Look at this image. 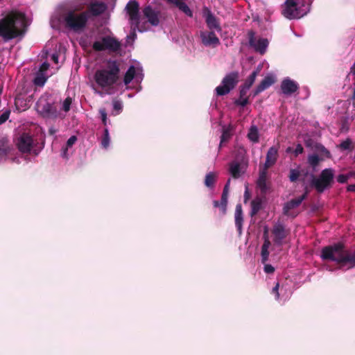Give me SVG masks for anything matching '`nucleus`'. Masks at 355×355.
<instances>
[{
  "instance_id": "obj_36",
  "label": "nucleus",
  "mask_w": 355,
  "mask_h": 355,
  "mask_svg": "<svg viewBox=\"0 0 355 355\" xmlns=\"http://www.w3.org/2000/svg\"><path fill=\"white\" fill-rule=\"evenodd\" d=\"M230 172L234 178H239L241 175L240 164L237 162L231 164L230 167Z\"/></svg>"
},
{
  "instance_id": "obj_18",
  "label": "nucleus",
  "mask_w": 355,
  "mask_h": 355,
  "mask_svg": "<svg viewBox=\"0 0 355 355\" xmlns=\"http://www.w3.org/2000/svg\"><path fill=\"white\" fill-rule=\"evenodd\" d=\"M275 78L272 75L266 76L252 92L253 97H255L261 92L269 88L275 83Z\"/></svg>"
},
{
  "instance_id": "obj_53",
  "label": "nucleus",
  "mask_w": 355,
  "mask_h": 355,
  "mask_svg": "<svg viewBox=\"0 0 355 355\" xmlns=\"http://www.w3.org/2000/svg\"><path fill=\"white\" fill-rule=\"evenodd\" d=\"M279 283L277 282L275 286L273 287L272 288V293L275 294L276 295V298L278 299L279 297V292H278V290H279Z\"/></svg>"
},
{
  "instance_id": "obj_14",
  "label": "nucleus",
  "mask_w": 355,
  "mask_h": 355,
  "mask_svg": "<svg viewBox=\"0 0 355 355\" xmlns=\"http://www.w3.org/2000/svg\"><path fill=\"white\" fill-rule=\"evenodd\" d=\"M126 10L127 12L130 17V19L132 21V23L135 24V26L137 28H139V6L138 2L134 1H130L126 5Z\"/></svg>"
},
{
  "instance_id": "obj_40",
  "label": "nucleus",
  "mask_w": 355,
  "mask_h": 355,
  "mask_svg": "<svg viewBox=\"0 0 355 355\" xmlns=\"http://www.w3.org/2000/svg\"><path fill=\"white\" fill-rule=\"evenodd\" d=\"M46 81V78L44 76L38 75L34 79V84L37 86L42 87Z\"/></svg>"
},
{
  "instance_id": "obj_8",
  "label": "nucleus",
  "mask_w": 355,
  "mask_h": 355,
  "mask_svg": "<svg viewBox=\"0 0 355 355\" xmlns=\"http://www.w3.org/2000/svg\"><path fill=\"white\" fill-rule=\"evenodd\" d=\"M333 180V170L326 168L318 177L312 175L311 187L315 189L318 193H322Z\"/></svg>"
},
{
  "instance_id": "obj_21",
  "label": "nucleus",
  "mask_w": 355,
  "mask_h": 355,
  "mask_svg": "<svg viewBox=\"0 0 355 355\" xmlns=\"http://www.w3.org/2000/svg\"><path fill=\"white\" fill-rule=\"evenodd\" d=\"M200 37L202 42L205 46H216L220 44V40L214 31H210L207 33H201Z\"/></svg>"
},
{
  "instance_id": "obj_43",
  "label": "nucleus",
  "mask_w": 355,
  "mask_h": 355,
  "mask_svg": "<svg viewBox=\"0 0 355 355\" xmlns=\"http://www.w3.org/2000/svg\"><path fill=\"white\" fill-rule=\"evenodd\" d=\"M10 110H6L0 115V125L4 123L9 118Z\"/></svg>"
},
{
  "instance_id": "obj_4",
  "label": "nucleus",
  "mask_w": 355,
  "mask_h": 355,
  "mask_svg": "<svg viewBox=\"0 0 355 355\" xmlns=\"http://www.w3.org/2000/svg\"><path fill=\"white\" fill-rule=\"evenodd\" d=\"M309 6L305 0H286L282 14L288 19H300L307 14Z\"/></svg>"
},
{
  "instance_id": "obj_25",
  "label": "nucleus",
  "mask_w": 355,
  "mask_h": 355,
  "mask_svg": "<svg viewBox=\"0 0 355 355\" xmlns=\"http://www.w3.org/2000/svg\"><path fill=\"white\" fill-rule=\"evenodd\" d=\"M235 225L239 235L242 234V226L243 223V209L241 204H237L234 213Z\"/></svg>"
},
{
  "instance_id": "obj_45",
  "label": "nucleus",
  "mask_w": 355,
  "mask_h": 355,
  "mask_svg": "<svg viewBox=\"0 0 355 355\" xmlns=\"http://www.w3.org/2000/svg\"><path fill=\"white\" fill-rule=\"evenodd\" d=\"M230 138V134L227 130H224L220 136V143L219 146V148L221 147L222 144L227 141Z\"/></svg>"
},
{
  "instance_id": "obj_59",
  "label": "nucleus",
  "mask_w": 355,
  "mask_h": 355,
  "mask_svg": "<svg viewBox=\"0 0 355 355\" xmlns=\"http://www.w3.org/2000/svg\"><path fill=\"white\" fill-rule=\"evenodd\" d=\"M49 133H50L51 135H53V134H54V133H55V130H53V129H50V130H49Z\"/></svg>"
},
{
  "instance_id": "obj_47",
  "label": "nucleus",
  "mask_w": 355,
  "mask_h": 355,
  "mask_svg": "<svg viewBox=\"0 0 355 355\" xmlns=\"http://www.w3.org/2000/svg\"><path fill=\"white\" fill-rule=\"evenodd\" d=\"M99 114H101V120L104 125H107V112L105 108L99 110Z\"/></svg>"
},
{
  "instance_id": "obj_16",
  "label": "nucleus",
  "mask_w": 355,
  "mask_h": 355,
  "mask_svg": "<svg viewBox=\"0 0 355 355\" xmlns=\"http://www.w3.org/2000/svg\"><path fill=\"white\" fill-rule=\"evenodd\" d=\"M282 92L286 96H291L299 89V85L289 78H284L281 83Z\"/></svg>"
},
{
  "instance_id": "obj_23",
  "label": "nucleus",
  "mask_w": 355,
  "mask_h": 355,
  "mask_svg": "<svg viewBox=\"0 0 355 355\" xmlns=\"http://www.w3.org/2000/svg\"><path fill=\"white\" fill-rule=\"evenodd\" d=\"M12 146L6 136L0 135V161L6 159L10 153Z\"/></svg>"
},
{
  "instance_id": "obj_61",
  "label": "nucleus",
  "mask_w": 355,
  "mask_h": 355,
  "mask_svg": "<svg viewBox=\"0 0 355 355\" xmlns=\"http://www.w3.org/2000/svg\"><path fill=\"white\" fill-rule=\"evenodd\" d=\"M2 91H3L2 88H1V87H0V94H1Z\"/></svg>"
},
{
  "instance_id": "obj_57",
  "label": "nucleus",
  "mask_w": 355,
  "mask_h": 355,
  "mask_svg": "<svg viewBox=\"0 0 355 355\" xmlns=\"http://www.w3.org/2000/svg\"><path fill=\"white\" fill-rule=\"evenodd\" d=\"M49 67V64H46V63H44L42 64V67H41V70L42 71H44V70H46Z\"/></svg>"
},
{
  "instance_id": "obj_12",
  "label": "nucleus",
  "mask_w": 355,
  "mask_h": 355,
  "mask_svg": "<svg viewBox=\"0 0 355 355\" xmlns=\"http://www.w3.org/2000/svg\"><path fill=\"white\" fill-rule=\"evenodd\" d=\"M33 139L28 133H23L18 139L17 146L23 153H30L33 146Z\"/></svg>"
},
{
  "instance_id": "obj_19",
  "label": "nucleus",
  "mask_w": 355,
  "mask_h": 355,
  "mask_svg": "<svg viewBox=\"0 0 355 355\" xmlns=\"http://www.w3.org/2000/svg\"><path fill=\"white\" fill-rule=\"evenodd\" d=\"M278 158V148L277 146L270 147L266 154V162L263 168L267 171L269 168L275 164Z\"/></svg>"
},
{
  "instance_id": "obj_49",
  "label": "nucleus",
  "mask_w": 355,
  "mask_h": 355,
  "mask_svg": "<svg viewBox=\"0 0 355 355\" xmlns=\"http://www.w3.org/2000/svg\"><path fill=\"white\" fill-rule=\"evenodd\" d=\"M348 130H349L348 118L347 117H344L342 119L341 130L346 132Z\"/></svg>"
},
{
  "instance_id": "obj_1",
  "label": "nucleus",
  "mask_w": 355,
  "mask_h": 355,
  "mask_svg": "<svg viewBox=\"0 0 355 355\" xmlns=\"http://www.w3.org/2000/svg\"><path fill=\"white\" fill-rule=\"evenodd\" d=\"M94 79L106 94H112L121 83V63L116 60H107L103 67L96 71Z\"/></svg>"
},
{
  "instance_id": "obj_44",
  "label": "nucleus",
  "mask_w": 355,
  "mask_h": 355,
  "mask_svg": "<svg viewBox=\"0 0 355 355\" xmlns=\"http://www.w3.org/2000/svg\"><path fill=\"white\" fill-rule=\"evenodd\" d=\"M234 103L237 105L245 107L249 103L248 97H243L242 98L239 97V99L235 101Z\"/></svg>"
},
{
  "instance_id": "obj_26",
  "label": "nucleus",
  "mask_w": 355,
  "mask_h": 355,
  "mask_svg": "<svg viewBox=\"0 0 355 355\" xmlns=\"http://www.w3.org/2000/svg\"><path fill=\"white\" fill-rule=\"evenodd\" d=\"M262 209V200L259 197L255 198L251 202V211L250 215L251 217L254 216Z\"/></svg>"
},
{
  "instance_id": "obj_35",
  "label": "nucleus",
  "mask_w": 355,
  "mask_h": 355,
  "mask_svg": "<svg viewBox=\"0 0 355 355\" xmlns=\"http://www.w3.org/2000/svg\"><path fill=\"white\" fill-rule=\"evenodd\" d=\"M110 134H109V130L107 128H105L104 129V132H103V136L101 137V147L105 149H107L110 146Z\"/></svg>"
},
{
  "instance_id": "obj_32",
  "label": "nucleus",
  "mask_w": 355,
  "mask_h": 355,
  "mask_svg": "<svg viewBox=\"0 0 355 355\" xmlns=\"http://www.w3.org/2000/svg\"><path fill=\"white\" fill-rule=\"evenodd\" d=\"M248 137L254 143H257L259 141V132L257 126H251L248 134Z\"/></svg>"
},
{
  "instance_id": "obj_33",
  "label": "nucleus",
  "mask_w": 355,
  "mask_h": 355,
  "mask_svg": "<svg viewBox=\"0 0 355 355\" xmlns=\"http://www.w3.org/2000/svg\"><path fill=\"white\" fill-rule=\"evenodd\" d=\"M216 179V174L214 172H209L205 176V184L209 188L214 187Z\"/></svg>"
},
{
  "instance_id": "obj_37",
  "label": "nucleus",
  "mask_w": 355,
  "mask_h": 355,
  "mask_svg": "<svg viewBox=\"0 0 355 355\" xmlns=\"http://www.w3.org/2000/svg\"><path fill=\"white\" fill-rule=\"evenodd\" d=\"M257 76V71H253L245 80L243 85L245 86L246 88H250L254 84L256 77Z\"/></svg>"
},
{
  "instance_id": "obj_9",
  "label": "nucleus",
  "mask_w": 355,
  "mask_h": 355,
  "mask_svg": "<svg viewBox=\"0 0 355 355\" xmlns=\"http://www.w3.org/2000/svg\"><path fill=\"white\" fill-rule=\"evenodd\" d=\"M48 96H42L36 103L37 110L44 118L56 119L58 112L56 107L47 101Z\"/></svg>"
},
{
  "instance_id": "obj_24",
  "label": "nucleus",
  "mask_w": 355,
  "mask_h": 355,
  "mask_svg": "<svg viewBox=\"0 0 355 355\" xmlns=\"http://www.w3.org/2000/svg\"><path fill=\"white\" fill-rule=\"evenodd\" d=\"M207 13L205 15V21L209 29H215L218 31H221V28L220 26V24L217 19V18L211 13V12L208 9L205 8Z\"/></svg>"
},
{
  "instance_id": "obj_10",
  "label": "nucleus",
  "mask_w": 355,
  "mask_h": 355,
  "mask_svg": "<svg viewBox=\"0 0 355 355\" xmlns=\"http://www.w3.org/2000/svg\"><path fill=\"white\" fill-rule=\"evenodd\" d=\"M315 148L318 151L319 154L313 153L309 155L307 159L308 164L312 168L313 171H316L318 170L320 163L323 162L325 157H330L329 151L325 149L324 146L321 145H316Z\"/></svg>"
},
{
  "instance_id": "obj_46",
  "label": "nucleus",
  "mask_w": 355,
  "mask_h": 355,
  "mask_svg": "<svg viewBox=\"0 0 355 355\" xmlns=\"http://www.w3.org/2000/svg\"><path fill=\"white\" fill-rule=\"evenodd\" d=\"M350 178L349 173L347 174H340L337 177V181L339 183L344 184L347 182V180Z\"/></svg>"
},
{
  "instance_id": "obj_2",
  "label": "nucleus",
  "mask_w": 355,
  "mask_h": 355,
  "mask_svg": "<svg viewBox=\"0 0 355 355\" xmlns=\"http://www.w3.org/2000/svg\"><path fill=\"white\" fill-rule=\"evenodd\" d=\"M25 25L24 14L11 12L0 19V37L6 42L23 36Z\"/></svg>"
},
{
  "instance_id": "obj_39",
  "label": "nucleus",
  "mask_w": 355,
  "mask_h": 355,
  "mask_svg": "<svg viewBox=\"0 0 355 355\" xmlns=\"http://www.w3.org/2000/svg\"><path fill=\"white\" fill-rule=\"evenodd\" d=\"M300 175V173L297 169H291L290 170V174H289V179L290 181L292 182H295L297 180Z\"/></svg>"
},
{
  "instance_id": "obj_27",
  "label": "nucleus",
  "mask_w": 355,
  "mask_h": 355,
  "mask_svg": "<svg viewBox=\"0 0 355 355\" xmlns=\"http://www.w3.org/2000/svg\"><path fill=\"white\" fill-rule=\"evenodd\" d=\"M135 74H136V68L133 65H131L130 67H129V68L128 69L127 71L125 72V73L123 76V81L124 84L125 85H129L134 79Z\"/></svg>"
},
{
  "instance_id": "obj_3",
  "label": "nucleus",
  "mask_w": 355,
  "mask_h": 355,
  "mask_svg": "<svg viewBox=\"0 0 355 355\" xmlns=\"http://www.w3.org/2000/svg\"><path fill=\"white\" fill-rule=\"evenodd\" d=\"M82 9V7H76L64 12L62 18L66 28L78 33L85 31L89 21V13Z\"/></svg>"
},
{
  "instance_id": "obj_41",
  "label": "nucleus",
  "mask_w": 355,
  "mask_h": 355,
  "mask_svg": "<svg viewBox=\"0 0 355 355\" xmlns=\"http://www.w3.org/2000/svg\"><path fill=\"white\" fill-rule=\"evenodd\" d=\"M71 103L72 99L71 97L66 98L62 103V110L66 112H69L70 110Z\"/></svg>"
},
{
  "instance_id": "obj_11",
  "label": "nucleus",
  "mask_w": 355,
  "mask_h": 355,
  "mask_svg": "<svg viewBox=\"0 0 355 355\" xmlns=\"http://www.w3.org/2000/svg\"><path fill=\"white\" fill-rule=\"evenodd\" d=\"M248 36L249 45L251 47H253L257 52L263 55L266 53V49L268 46V40L266 38H260L256 41L255 33L252 30L248 31Z\"/></svg>"
},
{
  "instance_id": "obj_17",
  "label": "nucleus",
  "mask_w": 355,
  "mask_h": 355,
  "mask_svg": "<svg viewBox=\"0 0 355 355\" xmlns=\"http://www.w3.org/2000/svg\"><path fill=\"white\" fill-rule=\"evenodd\" d=\"M263 239V243L261 246V262L263 263H265L266 261H268V257H269V254H270L268 249L271 245V243H270V241L269 240V237H268V227H264Z\"/></svg>"
},
{
  "instance_id": "obj_15",
  "label": "nucleus",
  "mask_w": 355,
  "mask_h": 355,
  "mask_svg": "<svg viewBox=\"0 0 355 355\" xmlns=\"http://www.w3.org/2000/svg\"><path fill=\"white\" fill-rule=\"evenodd\" d=\"M308 193V189L306 188L304 194L285 203L283 207L284 214L286 216H291L290 211L299 207L302 201L306 198Z\"/></svg>"
},
{
  "instance_id": "obj_54",
  "label": "nucleus",
  "mask_w": 355,
  "mask_h": 355,
  "mask_svg": "<svg viewBox=\"0 0 355 355\" xmlns=\"http://www.w3.org/2000/svg\"><path fill=\"white\" fill-rule=\"evenodd\" d=\"M250 198V193L249 192L248 187H246L245 192H244V203H246Z\"/></svg>"
},
{
  "instance_id": "obj_62",
  "label": "nucleus",
  "mask_w": 355,
  "mask_h": 355,
  "mask_svg": "<svg viewBox=\"0 0 355 355\" xmlns=\"http://www.w3.org/2000/svg\"><path fill=\"white\" fill-rule=\"evenodd\" d=\"M34 154H35V155H37V152H36L35 150H34Z\"/></svg>"
},
{
  "instance_id": "obj_13",
  "label": "nucleus",
  "mask_w": 355,
  "mask_h": 355,
  "mask_svg": "<svg viewBox=\"0 0 355 355\" xmlns=\"http://www.w3.org/2000/svg\"><path fill=\"white\" fill-rule=\"evenodd\" d=\"M272 234L274 236L273 241L277 245H282L283 240L286 239L288 232L285 229L284 225L281 223L275 224L272 230Z\"/></svg>"
},
{
  "instance_id": "obj_42",
  "label": "nucleus",
  "mask_w": 355,
  "mask_h": 355,
  "mask_svg": "<svg viewBox=\"0 0 355 355\" xmlns=\"http://www.w3.org/2000/svg\"><path fill=\"white\" fill-rule=\"evenodd\" d=\"M221 203V200L220 201H218V200H214L213 202V204H214V207H218L220 211V213L223 216L226 214V211H227V205H225V207L223 208L222 207V205H220Z\"/></svg>"
},
{
  "instance_id": "obj_31",
  "label": "nucleus",
  "mask_w": 355,
  "mask_h": 355,
  "mask_svg": "<svg viewBox=\"0 0 355 355\" xmlns=\"http://www.w3.org/2000/svg\"><path fill=\"white\" fill-rule=\"evenodd\" d=\"M175 6L184 13H185L187 16L191 17L193 16V12L189 8V7L182 0L177 1L175 2Z\"/></svg>"
},
{
  "instance_id": "obj_51",
  "label": "nucleus",
  "mask_w": 355,
  "mask_h": 355,
  "mask_svg": "<svg viewBox=\"0 0 355 355\" xmlns=\"http://www.w3.org/2000/svg\"><path fill=\"white\" fill-rule=\"evenodd\" d=\"M250 88H246L245 86L242 85L240 88L239 96L242 98L243 97H247V93Z\"/></svg>"
},
{
  "instance_id": "obj_58",
  "label": "nucleus",
  "mask_w": 355,
  "mask_h": 355,
  "mask_svg": "<svg viewBox=\"0 0 355 355\" xmlns=\"http://www.w3.org/2000/svg\"><path fill=\"white\" fill-rule=\"evenodd\" d=\"M349 177H350V178H352V177L355 178V171H349Z\"/></svg>"
},
{
  "instance_id": "obj_20",
  "label": "nucleus",
  "mask_w": 355,
  "mask_h": 355,
  "mask_svg": "<svg viewBox=\"0 0 355 355\" xmlns=\"http://www.w3.org/2000/svg\"><path fill=\"white\" fill-rule=\"evenodd\" d=\"M144 15L148 19V21L153 26H157L159 23V12L153 9L150 6L145 7L143 10Z\"/></svg>"
},
{
  "instance_id": "obj_52",
  "label": "nucleus",
  "mask_w": 355,
  "mask_h": 355,
  "mask_svg": "<svg viewBox=\"0 0 355 355\" xmlns=\"http://www.w3.org/2000/svg\"><path fill=\"white\" fill-rule=\"evenodd\" d=\"M303 151H304L303 146L300 144H297L294 150L295 156V157L298 156L300 154H302L303 153Z\"/></svg>"
},
{
  "instance_id": "obj_56",
  "label": "nucleus",
  "mask_w": 355,
  "mask_h": 355,
  "mask_svg": "<svg viewBox=\"0 0 355 355\" xmlns=\"http://www.w3.org/2000/svg\"><path fill=\"white\" fill-rule=\"evenodd\" d=\"M51 58L55 63L58 62V55L57 54H53Z\"/></svg>"
},
{
  "instance_id": "obj_60",
  "label": "nucleus",
  "mask_w": 355,
  "mask_h": 355,
  "mask_svg": "<svg viewBox=\"0 0 355 355\" xmlns=\"http://www.w3.org/2000/svg\"><path fill=\"white\" fill-rule=\"evenodd\" d=\"M292 148L291 147H288L286 150L287 152L291 151Z\"/></svg>"
},
{
  "instance_id": "obj_48",
  "label": "nucleus",
  "mask_w": 355,
  "mask_h": 355,
  "mask_svg": "<svg viewBox=\"0 0 355 355\" xmlns=\"http://www.w3.org/2000/svg\"><path fill=\"white\" fill-rule=\"evenodd\" d=\"M76 141L77 137L76 136L73 135L70 137L67 141L65 150H67L68 148L71 147Z\"/></svg>"
},
{
  "instance_id": "obj_22",
  "label": "nucleus",
  "mask_w": 355,
  "mask_h": 355,
  "mask_svg": "<svg viewBox=\"0 0 355 355\" xmlns=\"http://www.w3.org/2000/svg\"><path fill=\"white\" fill-rule=\"evenodd\" d=\"M106 10V6L103 2H94L91 3L87 8V10L84 12H88L89 18L90 16L97 17L101 15Z\"/></svg>"
},
{
  "instance_id": "obj_55",
  "label": "nucleus",
  "mask_w": 355,
  "mask_h": 355,
  "mask_svg": "<svg viewBox=\"0 0 355 355\" xmlns=\"http://www.w3.org/2000/svg\"><path fill=\"white\" fill-rule=\"evenodd\" d=\"M347 190L350 192H354L355 193V184H350L348 185Z\"/></svg>"
},
{
  "instance_id": "obj_7",
  "label": "nucleus",
  "mask_w": 355,
  "mask_h": 355,
  "mask_svg": "<svg viewBox=\"0 0 355 355\" xmlns=\"http://www.w3.org/2000/svg\"><path fill=\"white\" fill-rule=\"evenodd\" d=\"M239 81V73L238 71H232L225 75L223 78L221 85L215 89L217 96H224L230 92Z\"/></svg>"
},
{
  "instance_id": "obj_28",
  "label": "nucleus",
  "mask_w": 355,
  "mask_h": 355,
  "mask_svg": "<svg viewBox=\"0 0 355 355\" xmlns=\"http://www.w3.org/2000/svg\"><path fill=\"white\" fill-rule=\"evenodd\" d=\"M266 171L263 170L260 173L259 179L257 180V185L262 193H266L268 188L266 184Z\"/></svg>"
},
{
  "instance_id": "obj_38",
  "label": "nucleus",
  "mask_w": 355,
  "mask_h": 355,
  "mask_svg": "<svg viewBox=\"0 0 355 355\" xmlns=\"http://www.w3.org/2000/svg\"><path fill=\"white\" fill-rule=\"evenodd\" d=\"M113 104V110L116 112L114 114H119L123 110V104L122 102L118 100H114L112 102Z\"/></svg>"
},
{
  "instance_id": "obj_6",
  "label": "nucleus",
  "mask_w": 355,
  "mask_h": 355,
  "mask_svg": "<svg viewBox=\"0 0 355 355\" xmlns=\"http://www.w3.org/2000/svg\"><path fill=\"white\" fill-rule=\"evenodd\" d=\"M92 49L96 52L108 51L111 53H117L121 49V43L114 37L106 35L102 37L101 40L95 41Z\"/></svg>"
},
{
  "instance_id": "obj_34",
  "label": "nucleus",
  "mask_w": 355,
  "mask_h": 355,
  "mask_svg": "<svg viewBox=\"0 0 355 355\" xmlns=\"http://www.w3.org/2000/svg\"><path fill=\"white\" fill-rule=\"evenodd\" d=\"M230 183V179L228 180L227 182L223 188V191L221 195V203L220 205L224 208L225 205H227V199L229 195V186Z\"/></svg>"
},
{
  "instance_id": "obj_29",
  "label": "nucleus",
  "mask_w": 355,
  "mask_h": 355,
  "mask_svg": "<svg viewBox=\"0 0 355 355\" xmlns=\"http://www.w3.org/2000/svg\"><path fill=\"white\" fill-rule=\"evenodd\" d=\"M321 257L323 260H333V245H329L322 250Z\"/></svg>"
},
{
  "instance_id": "obj_30",
  "label": "nucleus",
  "mask_w": 355,
  "mask_h": 355,
  "mask_svg": "<svg viewBox=\"0 0 355 355\" xmlns=\"http://www.w3.org/2000/svg\"><path fill=\"white\" fill-rule=\"evenodd\" d=\"M354 146L352 144V141L349 138H347L345 140L343 141L339 145L337 146V148L340 149L342 151H352L354 149Z\"/></svg>"
},
{
  "instance_id": "obj_50",
  "label": "nucleus",
  "mask_w": 355,
  "mask_h": 355,
  "mask_svg": "<svg viewBox=\"0 0 355 355\" xmlns=\"http://www.w3.org/2000/svg\"><path fill=\"white\" fill-rule=\"evenodd\" d=\"M263 270L267 274H272L275 272V268L270 264H265Z\"/></svg>"
},
{
  "instance_id": "obj_5",
  "label": "nucleus",
  "mask_w": 355,
  "mask_h": 355,
  "mask_svg": "<svg viewBox=\"0 0 355 355\" xmlns=\"http://www.w3.org/2000/svg\"><path fill=\"white\" fill-rule=\"evenodd\" d=\"M334 270H349L355 267V250H343V245L334 243Z\"/></svg>"
}]
</instances>
